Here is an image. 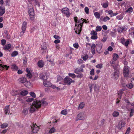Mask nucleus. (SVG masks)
Segmentation results:
<instances>
[{"label":"nucleus","mask_w":134,"mask_h":134,"mask_svg":"<svg viewBox=\"0 0 134 134\" xmlns=\"http://www.w3.org/2000/svg\"><path fill=\"white\" fill-rule=\"evenodd\" d=\"M45 98L43 99L41 101L36 100L33 102L32 105L29 108V111L31 113H33L37 108L40 107L41 105H46L48 104L47 102L45 100Z\"/></svg>","instance_id":"nucleus-1"},{"label":"nucleus","mask_w":134,"mask_h":134,"mask_svg":"<svg viewBox=\"0 0 134 134\" xmlns=\"http://www.w3.org/2000/svg\"><path fill=\"white\" fill-rule=\"evenodd\" d=\"M64 82L68 85H70L71 83H74L75 81L72 80L70 78L67 76L64 79Z\"/></svg>","instance_id":"nucleus-2"},{"label":"nucleus","mask_w":134,"mask_h":134,"mask_svg":"<svg viewBox=\"0 0 134 134\" xmlns=\"http://www.w3.org/2000/svg\"><path fill=\"white\" fill-rule=\"evenodd\" d=\"M39 76L40 79L44 81L47 79L48 77V75L47 72H44L41 73Z\"/></svg>","instance_id":"nucleus-3"},{"label":"nucleus","mask_w":134,"mask_h":134,"mask_svg":"<svg viewBox=\"0 0 134 134\" xmlns=\"http://www.w3.org/2000/svg\"><path fill=\"white\" fill-rule=\"evenodd\" d=\"M129 68L127 66H124L123 71V74L124 77H128L129 74Z\"/></svg>","instance_id":"nucleus-4"},{"label":"nucleus","mask_w":134,"mask_h":134,"mask_svg":"<svg viewBox=\"0 0 134 134\" xmlns=\"http://www.w3.org/2000/svg\"><path fill=\"white\" fill-rule=\"evenodd\" d=\"M120 74L119 71L116 70L111 75V77L115 80H117Z\"/></svg>","instance_id":"nucleus-5"},{"label":"nucleus","mask_w":134,"mask_h":134,"mask_svg":"<svg viewBox=\"0 0 134 134\" xmlns=\"http://www.w3.org/2000/svg\"><path fill=\"white\" fill-rule=\"evenodd\" d=\"M28 13L30 19L32 20H34L35 14L34 9L33 8L30 9L28 10Z\"/></svg>","instance_id":"nucleus-6"},{"label":"nucleus","mask_w":134,"mask_h":134,"mask_svg":"<svg viewBox=\"0 0 134 134\" xmlns=\"http://www.w3.org/2000/svg\"><path fill=\"white\" fill-rule=\"evenodd\" d=\"M96 48L97 52L100 53L101 52V50L102 48L103 44L100 42H98L97 43Z\"/></svg>","instance_id":"nucleus-7"},{"label":"nucleus","mask_w":134,"mask_h":134,"mask_svg":"<svg viewBox=\"0 0 134 134\" xmlns=\"http://www.w3.org/2000/svg\"><path fill=\"white\" fill-rule=\"evenodd\" d=\"M84 23V21L82 22V23H81L80 24H78V25H77V26H76L75 29H75L76 27H77L76 28L77 29L76 30V31H77V32L78 33V34H79L80 32H81V29L82 27V26L83 25V24Z\"/></svg>","instance_id":"nucleus-8"},{"label":"nucleus","mask_w":134,"mask_h":134,"mask_svg":"<svg viewBox=\"0 0 134 134\" xmlns=\"http://www.w3.org/2000/svg\"><path fill=\"white\" fill-rule=\"evenodd\" d=\"M32 131V133H37L39 130V127L36 124H33L31 126Z\"/></svg>","instance_id":"nucleus-9"},{"label":"nucleus","mask_w":134,"mask_h":134,"mask_svg":"<svg viewBox=\"0 0 134 134\" xmlns=\"http://www.w3.org/2000/svg\"><path fill=\"white\" fill-rule=\"evenodd\" d=\"M62 12L64 14H65L66 16L69 17L70 15V13L69 12V10L67 8H63L62 10Z\"/></svg>","instance_id":"nucleus-10"},{"label":"nucleus","mask_w":134,"mask_h":134,"mask_svg":"<svg viewBox=\"0 0 134 134\" xmlns=\"http://www.w3.org/2000/svg\"><path fill=\"white\" fill-rule=\"evenodd\" d=\"M85 114L83 112L79 113L77 115V119L79 120H82L85 118Z\"/></svg>","instance_id":"nucleus-11"},{"label":"nucleus","mask_w":134,"mask_h":134,"mask_svg":"<svg viewBox=\"0 0 134 134\" xmlns=\"http://www.w3.org/2000/svg\"><path fill=\"white\" fill-rule=\"evenodd\" d=\"M121 43L123 45L126 46H127L129 43V41L127 40L126 42L125 41V39L123 37H122L120 39Z\"/></svg>","instance_id":"nucleus-12"},{"label":"nucleus","mask_w":134,"mask_h":134,"mask_svg":"<svg viewBox=\"0 0 134 134\" xmlns=\"http://www.w3.org/2000/svg\"><path fill=\"white\" fill-rule=\"evenodd\" d=\"M125 124V122L124 121H120L118 125V127L119 129H120L123 127H124Z\"/></svg>","instance_id":"nucleus-13"},{"label":"nucleus","mask_w":134,"mask_h":134,"mask_svg":"<svg viewBox=\"0 0 134 134\" xmlns=\"http://www.w3.org/2000/svg\"><path fill=\"white\" fill-rule=\"evenodd\" d=\"M51 55H47V59L48 61H49L50 62V63L52 66L54 65V62L53 61L52 59H50L51 57Z\"/></svg>","instance_id":"nucleus-14"},{"label":"nucleus","mask_w":134,"mask_h":134,"mask_svg":"<svg viewBox=\"0 0 134 134\" xmlns=\"http://www.w3.org/2000/svg\"><path fill=\"white\" fill-rule=\"evenodd\" d=\"M43 84L46 87H50L52 86V83L49 81H44Z\"/></svg>","instance_id":"nucleus-15"},{"label":"nucleus","mask_w":134,"mask_h":134,"mask_svg":"<svg viewBox=\"0 0 134 134\" xmlns=\"http://www.w3.org/2000/svg\"><path fill=\"white\" fill-rule=\"evenodd\" d=\"M5 12L4 7L3 6H1L0 7V16H2Z\"/></svg>","instance_id":"nucleus-16"},{"label":"nucleus","mask_w":134,"mask_h":134,"mask_svg":"<svg viewBox=\"0 0 134 134\" xmlns=\"http://www.w3.org/2000/svg\"><path fill=\"white\" fill-rule=\"evenodd\" d=\"M47 47L46 45V43H44L43 45H42L41 52L42 53L45 52L46 51Z\"/></svg>","instance_id":"nucleus-17"},{"label":"nucleus","mask_w":134,"mask_h":134,"mask_svg":"<svg viewBox=\"0 0 134 134\" xmlns=\"http://www.w3.org/2000/svg\"><path fill=\"white\" fill-rule=\"evenodd\" d=\"M96 46L95 44L93 43L91 46V49L92 54L94 55L95 53V48Z\"/></svg>","instance_id":"nucleus-18"},{"label":"nucleus","mask_w":134,"mask_h":134,"mask_svg":"<svg viewBox=\"0 0 134 134\" xmlns=\"http://www.w3.org/2000/svg\"><path fill=\"white\" fill-rule=\"evenodd\" d=\"M127 29L125 27H119L118 29V32L121 33L123 31H125Z\"/></svg>","instance_id":"nucleus-19"},{"label":"nucleus","mask_w":134,"mask_h":134,"mask_svg":"<svg viewBox=\"0 0 134 134\" xmlns=\"http://www.w3.org/2000/svg\"><path fill=\"white\" fill-rule=\"evenodd\" d=\"M93 86L94 87L95 91L97 92H99V86L96 85L95 84H93Z\"/></svg>","instance_id":"nucleus-20"},{"label":"nucleus","mask_w":134,"mask_h":134,"mask_svg":"<svg viewBox=\"0 0 134 134\" xmlns=\"http://www.w3.org/2000/svg\"><path fill=\"white\" fill-rule=\"evenodd\" d=\"M112 59L111 61H110V63L111 64V66L113 67V68L115 70L116 69V65H115V61H114Z\"/></svg>","instance_id":"nucleus-21"},{"label":"nucleus","mask_w":134,"mask_h":134,"mask_svg":"<svg viewBox=\"0 0 134 134\" xmlns=\"http://www.w3.org/2000/svg\"><path fill=\"white\" fill-rule=\"evenodd\" d=\"M4 112L6 114H9L10 113L9 105H7L4 108Z\"/></svg>","instance_id":"nucleus-22"},{"label":"nucleus","mask_w":134,"mask_h":134,"mask_svg":"<svg viewBox=\"0 0 134 134\" xmlns=\"http://www.w3.org/2000/svg\"><path fill=\"white\" fill-rule=\"evenodd\" d=\"M37 65L39 68H41L43 67L44 65V62L42 60H39L38 62Z\"/></svg>","instance_id":"nucleus-23"},{"label":"nucleus","mask_w":134,"mask_h":134,"mask_svg":"<svg viewBox=\"0 0 134 134\" xmlns=\"http://www.w3.org/2000/svg\"><path fill=\"white\" fill-rule=\"evenodd\" d=\"M27 23L26 22L24 21L21 27L22 30H24L25 31L27 27Z\"/></svg>","instance_id":"nucleus-24"},{"label":"nucleus","mask_w":134,"mask_h":134,"mask_svg":"<svg viewBox=\"0 0 134 134\" xmlns=\"http://www.w3.org/2000/svg\"><path fill=\"white\" fill-rule=\"evenodd\" d=\"M19 81L21 83H24L26 82V79L24 77H22L18 79Z\"/></svg>","instance_id":"nucleus-25"},{"label":"nucleus","mask_w":134,"mask_h":134,"mask_svg":"<svg viewBox=\"0 0 134 134\" xmlns=\"http://www.w3.org/2000/svg\"><path fill=\"white\" fill-rule=\"evenodd\" d=\"M119 57L118 54L116 53H114L113 55V58L112 59L114 61H116Z\"/></svg>","instance_id":"nucleus-26"},{"label":"nucleus","mask_w":134,"mask_h":134,"mask_svg":"<svg viewBox=\"0 0 134 134\" xmlns=\"http://www.w3.org/2000/svg\"><path fill=\"white\" fill-rule=\"evenodd\" d=\"M77 17H74V21L76 23V25L75 26V27H75L76 26H77V25H78L79 24H78V23L79 24H80L81 23H81V20H77Z\"/></svg>","instance_id":"nucleus-27"},{"label":"nucleus","mask_w":134,"mask_h":134,"mask_svg":"<svg viewBox=\"0 0 134 134\" xmlns=\"http://www.w3.org/2000/svg\"><path fill=\"white\" fill-rule=\"evenodd\" d=\"M11 47V45L10 44H8L4 46L3 48V49L4 50H8Z\"/></svg>","instance_id":"nucleus-28"},{"label":"nucleus","mask_w":134,"mask_h":134,"mask_svg":"<svg viewBox=\"0 0 134 134\" xmlns=\"http://www.w3.org/2000/svg\"><path fill=\"white\" fill-rule=\"evenodd\" d=\"M4 67L6 68V70H7L9 66H7L6 65H2V64H0V71H2L3 70V68Z\"/></svg>","instance_id":"nucleus-29"},{"label":"nucleus","mask_w":134,"mask_h":134,"mask_svg":"<svg viewBox=\"0 0 134 134\" xmlns=\"http://www.w3.org/2000/svg\"><path fill=\"white\" fill-rule=\"evenodd\" d=\"M83 69L80 70L78 68H76L74 71V72L76 74H79V72H83Z\"/></svg>","instance_id":"nucleus-30"},{"label":"nucleus","mask_w":134,"mask_h":134,"mask_svg":"<svg viewBox=\"0 0 134 134\" xmlns=\"http://www.w3.org/2000/svg\"><path fill=\"white\" fill-rule=\"evenodd\" d=\"M8 126V124L6 123H4L1 125V128L2 129H4L7 127Z\"/></svg>","instance_id":"nucleus-31"},{"label":"nucleus","mask_w":134,"mask_h":134,"mask_svg":"<svg viewBox=\"0 0 134 134\" xmlns=\"http://www.w3.org/2000/svg\"><path fill=\"white\" fill-rule=\"evenodd\" d=\"M11 68L14 70H17L18 69V67L15 64H14L11 66Z\"/></svg>","instance_id":"nucleus-32"},{"label":"nucleus","mask_w":134,"mask_h":134,"mask_svg":"<svg viewBox=\"0 0 134 134\" xmlns=\"http://www.w3.org/2000/svg\"><path fill=\"white\" fill-rule=\"evenodd\" d=\"M28 92L26 90H24L21 91L20 93V94L22 95L25 96L26 95L28 94Z\"/></svg>","instance_id":"nucleus-33"},{"label":"nucleus","mask_w":134,"mask_h":134,"mask_svg":"<svg viewBox=\"0 0 134 134\" xmlns=\"http://www.w3.org/2000/svg\"><path fill=\"white\" fill-rule=\"evenodd\" d=\"M112 115L114 117H117L119 115V113L117 111H114L113 112Z\"/></svg>","instance_id":"nucleus-34"},{"label":"nucleus","mask_w":134,"mask_h":134,"mask_svg":"<svg viewBox=\"0 0 134 134\" xmlns=\"http://www.w3.org/2000/svg\"><path fill=\"white\" fill-rule=\"evenodd\" d=\"M94 15L97 18L99 19L100 18V15L99 13L98 12H95Z\"/></svg>","instance_id":"nucleus-35"},{"label":"nucleus","mask_w":134,"mask_h":134,"mask_svg":"<svg viewBox=\"0 0 134 134\" xmlns=\"http://www.w3.org/2000/svg\"><path fill=\"white\" fill-rule=\"evenodd\" d=\"M56 130L54 127H52L51 128L49 131V133H52L55 132Z\"/></svg>","instance_id":"nucleus-36"},{"label":"nucleus","mask_w":134,"mask_h":134,"mask_svg":"<svg viewBox=\"0 0 134 134\" xmlns=\"http://www.w3.org/2000/svg\"><path fill=\"white\" fill-rule=\"evenodd\" d=\"M102 29L101 26H97L96 27V31L97 32L98 31H100Z\"/></svg>","instance_id":"nucleus-37"},{"label":"nucleus","mask_w":134,"mask_h":134,"mask_svg":"<svg viewBox=\"0 0 134 134\" xmlns=\"http://www.w3.org/2000/svg\"><path fill=\"white\" fill-rule=\"evenodd\" d=\"M133 8H132L130 7V8H129L127 10L125 11V12H129V13H130L132 12L133 11Z\"/></svg>","instance_id":"nucleus-38"},{"label":"nucleus","mask_w":134,"mask_h":134,"mask_svg":"<svg viewBox=\"0 0 134 134\" xmlns=\"http://www.w3.org/2000/svg\"><path fill=\"white\" fill-rule=\"evenodd\" d=\"M34 100V99L33 98H27L26 99V101L27 102H30Z\"/></svg>","instance_id":"nucleus-39"},{"label":"nucleus","mask_w":134,"mask_h":134,"mask_svg":"<svg viewBox=\"0 0 134 134\" xmlns=\"http://www.w3.org/2000/svg\"><path fill=\"white\" fill-rule=\"evenodd\" d=\"M32 1H34L35 3V5H37L38 7H39L40 5L39 2L37 0H32Z\"/></svg>","instance_id":"nucleus-40"},{"label":"nucleus","mask_w":134,"mask_h":134,"mask_svg":"<svg viewBox=\"0 0 134 134\" xmlns=\"http://www.w3.org/2000/svg\"><path fill=\"white\" fill-rule=\"evenodd\" d=\"M18 52L17 51H15L12 53L11 54V56L13 57H15L18 54Z\"/></svg>","instance_id":"nucleus-41"},{"label":"nucleus","mask_w":134,"mask_h":134,"mask_svg":"<svg viewBox=\"0 0 134 134\" xmlns=\"http://www.w3.org/2000/svg\"><path fill=\"white\" fill-rule=\"evenodd\" d=\"M30 94L32 97L33 98H35L36 97V95L35 93L33 92H30Z\"/></svg>","instance_id":"nucleus-42"},{"label":"nucleus","mask_w":134,"mask_h":134,"mask_svg":"<svg viewBox=\"0 0 134 134\" xmlns=\"http://www.w3.org/2000/svg\"><path fill=\"white\" fill-rule=\"evenodd\" d=\"M67 110L66 109H64L62 110L61 113V114L65 115H66L67 114Z\"/></svg>","instance_id":"nucleus-43"},{"label":"nucleus","mask_w":134,"mask_h":134,"mask_svg":"<svg viewBox=\"0 0 134 134\" xmlns=\"http://www.w3.org/2000/svg\"><path fill=\"white\" fill-rule=\"evenodd\" d=\"M68 75L69 76L71 77L73 79L75 78L76 77V75L74 74L69 73Z\"/></svg>","instance_id":"nucleus-44"},{"label":"nucleus","mask_w":134,"mask_h":134,"mask_svg":"<svg viewBox=\"0 0 134 134\" xmlns=\"http://www.w3.org/2000/svg\"><path fill=\"white\" fill-rule=\"evenodd\" d=\"M110 19V18L108 16H106L103 19V21L104 22H106L107 21Z\"/></svg>","instance_id":"nucleus-45"},{"label":"nucleus","mask_w":134,"mask_h":134,"mask_svg":"<svg viewBox=\"0 0 134 134\" xmlns=\"http://www.w3.org/2000/svg\"><path fill=\"white\" fill-rule=\"evenodd\" d=\"M84 106V104L82 103H81L79 105L78 108H83Z\"/></svg>","instance_id":"nucleus-46"},{"label":"nucleus","mask_w":134,"mask_h":134,"mask_svg":"<svg viewBox=\"0 0 134 134\" xmlns=\"http://www.w3.org/2000/svg\"><path fill=\"white\" fill-rule=\"evenodd\" d=\"M88 56L87 54L84 56L82 58L83 59L84 61H86L88 58Z\"/></svg>","instance_id":"nucleus-47"},{"label":"nucleus","mask_w":134,"mask_h":134,"mask_svg":"<svg viewBox=\"0 0 134 134\" xmlns=\"http://www.w3.org/2000/svg\"><path fill=\"white\" fill-rule=\"evenodd\" d=\"M126 86L129 88L131 89L133 86V85L132 83H130L128 85H126Z\"/></svg>","instance_id":"nucleus-48"},{"label":"nucleus","mask_w":134,"mask_h":134,"mask_svg":"<svg viewBox=\"0 0 134 134\" xmlns=\"http://www.w3.org/2000/svg\"><path fill=\"white\" fill-rule=\"evenodd\" d=\"M2 44L3 46H4L6 43V41L4 39H2L1 40Z\"/></svg>","instance_id":"nucleus-49"},{"label":"nucleus","mask_w":134,"mask_h":134,"mask_svg":"<svg viewBox=\"0 0 134 134\" xmlns=\"http://www.w3.org/2000/svg\"><path fill=\"white\" fill-rule=\"evenodd\" d=\"M89 9L87 7H86L85 9V12L87 14H88L89 13Z\"/></svg>","instance_id":"nucleus-50"},{"label":"nucleus","mask_w":134,"mask_h":134,"mask_svg":"<svg viewBox=\"0 0 134 134\" xmlns=\"http://www.w3.org/2000/svg\"><path fill=\"white\" fill-rule=\"evenodd\" d=\"M101 124H100V125H103L104 124H106V122H105V120L104 119H103L101 121Z\"/></svg>","instance_id":"nucleus-51"},{"label":"nucleus","mask_w":134,"mask_h":134,"mask_svg":"<svg viewBox=\"0 0 134 134\" xmlns=\"http://www.w3.org/2000/svg\"><path fill=\"white\" fill-rule=\"evenodd\" d=\"M97 32L94 30H92L91 32V34L92 35H97Z\"/></svg>","instance_id":"nucleus-52"},{"label":"nucleus","mask_w":134,"mask_h":134,"mask_svg":"<svg viewBox=\"0 0 134 134\" xmlns=\"http://www.w3.org/2000/svg\"><path fill=\"white\" fill-rule=\"evenodd\" d=\"M97 38V35H92V36L91 37V38L92 39L94 40L96 39Z\"/></svg>","instance_id":"nucleus-53"},{"label":"nucleus","mask_w":134,"mask_h":134,"mask_svg":"<svg viewBox=\"0 0 134 134\" xmlns=\"http://www.w3.org/2000/svg\"><path fill=\"white\" fill-rule=\"evenodd\" d=\"M90 74L91 75H94V69H92L90 71Z\"/></svg>","instance_id":"nucleus-54"},{"label":"nucleus","mask_w":134,"mask_h":134,"mask_svg":"<svg viewBox=\"0 0 134 134\" xmlns=\"http://www.w3.org/2000/svg\"><path fill=\"white\" fill-rule=\"evenodd\" d=\"M96 68H98L101 69L102 68V65L101 64H99L96 65Z\"/></svg>","instance_id":"nucleus-55"},{"label":"nucleus","mask_w":134,"mask_h":134,"mask_svg":"<svg viewBox=\"0 0 134 134\" xmlns=\"http://www.w3.org/2000/svg\"><path fill=\"white\" fill-rule=\"evenodd\" d=\"M130 127H128L127 129L125 134H129L130 133Z\"/></svg>","instance_id":"nucleus-56"},{"label":"nucleus","mask_w":134,"mask_h":134,"mask_svg":"<svg viewBox=\"0 0 134 134\" xmlns=\"http://www.w3.org/2000/svg\"><path fill=\"white\" fill-rule=\"evenodd\" d=\"M108 4L107 3H104L102 5V6L104 8H107L108 6Z\"/></svg>","instance_id":"nucleus-57"},{"label":"nucleus","mask_w":134,"mask_h":134,"mask_svg":"<svg viewBox=\"0 0 134 134\" xmlns=\"http://www.w3.org/2000/svg\"><path fill=\"white\" fill-rule=\"evenodd\" d=\"M74 47L76 48H78L79 46L78 43H75L73 44Z\"/></svg>","instance_id":"nucleus-58"},{"label":"nucleus","mask_w":134,"mask_h":134,"mask_svg":"<svg viewBox=\"0 0 134 134\" xmlns=\"http://www.w3.org/2000/svg\"><path fill=\"white\" fill-rule=\"evenodd\" d=\"M83 76V74L82 73L76 75V77L78 78H81Z\"/></svg>","instance_id":"nucleus-59"},{"label":"nucleus","mask_w":134,"mask_h":134,"mask_svg":"<svg viewBox=\"0 0 134 134\" xmlns=\"http://www.w3.org/2000/svg\"><path fill=\"white\" fill-rule=\"evenodd\" d=\"M23 112L25 114H27L28 113V110L26 108H24V109Z\"/></svg>","instance_id":"nucleus-60"},{"label":"nucleus","mask_w":134,"mask_h":134,"mask_svg":"<svg viewBox=\"0 0 134 134\" xmlns=\"http://www.w3.org/2000/svg\"><path fill=\"white\" fill-rule=\"evenodd\" d=\"M32 75L31 72L28 73L27 74V76L29 77V78H31L32 77Z\"/></svg>","instance_id":"nucleus-61"},{"label":"nucleus","mask_w":134,"mask_h":134,"mask_svg":"<svg viewBox=\"0 0 134 134\" xmlns=\"http://www.w3.org/2000/svg\"><path fill=\"white\" fill-rule=\"evenodd\" d=\"M113 48L111 46H109L108 48V50L110 51H112L113 50Z\"/></svg>","instance_id":"nucleus-62"},{"label":"nucleus","mask_w":134,"mask_h":134,"mask_svg":"<svg viewBox=\"0 0 134 134\" xmlns=\"http://www.w3.org/2000/svg\"><path fill=\"white\" fill-rule=\"evenodd\" d=\"M102 27L103 29L105 30H107L108 29L107 26L105 25H103Z\"/></svg>","instance_id":"nucleus-63"},{"label":"nucleus","mask_w":134,"mask_h":134,"mask_svg":"<svg viewBox=\"0 0 134 134\" xmlns=\"http://www.w3.org/2000/svg\"><path fill=\"white\" fill-rule=\"evenodd\" d=\"M78 63L79 64H81L83 63V61L82 59H81L79 60H78Z\"/></svg>","instance_id":"nucleus-64"}]
</instances>
